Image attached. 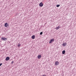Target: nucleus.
I'll return each instance as SVG.
<instances>
[{"label":"nucleus","mask_w":76,"mask_h":76,"mask_svg":"<svg viewBox=\"0 0 76 76\" xmlns=\"http://www.w3.org/2000/svg\"><path fill=\"white\" fill-rule=\"evenodd\" d=\"M13 63H14V61H12V62H11V63H12V64H13Z\"/></svg>","instance_id":"2eb2a0df"},{"label":"nucleus","mask_w":76,"mask_h":76,"mask_svg":"<svg viewBox=\"0 0 76 76\" xmlns=\"http://www.w3.org/2000/svg\"><path fill=\"white\" fill-rule=\"evenodd\" d=\"M42 76H45V75H43Z\"/></svg>","instance_id":"f3484780"},{"label":"nucleus","mask_w":76,"mask_h":76,"mask_svg":"<svg viewBox=\"0 0 76 76\" xmlns=\"http://www.w3.org/2000/svg\"><path fill=\"white\" fill-rule=\"evenodd\" d=\"M38 58L39 59V58H41V55H38Z\"/></svg>","instance_id":"0eeeda50"},{"label":"nucleus","mask_w":76,"mask_h":76,"mask_svg":"<svg viewBox=\"0 0 76 76\" xmlns=\"http://www.w3.org/2000/svg\"><path fill=\"white\" fill-rule=\"evenodd\" d=\"M42 33H43L42 32H40V35H42Z\"/></svg>","instance_id":"4468645a"},{"label":"nucleus","mask_w":76,"mask_h":76,"mask_svg":"<svg viewBox=\"0 0 76 76\" xmlns=\"http://www.w3.org/2000/svg\"><path fill=\"white\" fill-rule=\"evenodd\" d=\"M10 60V58L9 57H7L5 59V60L6 61H8V60Z\"/></svg>","instance_id":"20e7f679"},{"label":"nucleus","mask_w":76,"mask_h":76,"mask_svg":"<svg viewBox=\"0 0 76 76\" xmlns=\"http://www.w3.org/2000/svg\"><path fill=\"white\" fill-rule=\"evenodd\" d=\"M60 6V5H56V7H59V6Z\"/></svg>","instance_id":"ddd939ff"},{"label":"nucleus","mask_w":76,"mask_h":76,"mask_svg":"<svg viewBox=\"0 0 76 76\" xmlns=\"http://www.w3.org/2000/svg\"><path fill=\"white\" fill-rule=\"evenodd\" d=\"M7 38H6L5 37L2 38H1V39L2 41H6V40H7Z\"/></svg>","instance_id":"f03ea898"},{"label":"nucleus","mask_w":76,"mask_h":76,"mask_svg":"<svg viewBox=\"0 0 76 76\" xmlns=\"http://www.w3.org/2000/svg\"><path fill=\"white\" fill-rule=\"evenodd\" d=\"M35 35H34L31 37V38H32V39H35Z\"/></svg>","instance_id":"6e6552de"},{"label":"nucleus","mask_w":76,"mask_h":76,"mask_svg":"<svg viewBox=\"0 0 76 76\" xmlns=\"http://www.w3.org/2000/svg\"><path fill=\"white\" fill-rule=\"evenodd\" d=\"M54 41V39H52L50 40L49 42V43L51 44Z\"/></svg>","instance_id":"f257e3e1"},{"label":"nucleus","mask_w":76,"mask_h":76,"mask_svg":"<svg viewBox=\"0 0 76 76\" xmlns=\"http://www.w3.org/2000/svg\"><path fill=\"white\" fill-rule=\"evenodd\" d=\"M58 64H59V63L58 61H56L55 62V65L57 66V65H58Z\"/></svg>","instance_id":"423d86ee"},{"label":"nucleus","mask_w":76,"mask_h":76,"mask_svg":"<svg viewBox=\"0 0 76 76\" xmlns=\"http://www.w3.org/2000/svg\"><path fill=\"white\" fill-rule=\"evenodd\" d=\"M2 63L0 64V66H1V65H2Z\"/></svg>","instance_id":"dca6fc26"},{"label":"nucleus","mask_w":76,"mask_h":76,"mask_svg":"<svg viewBox=\"0 0 76 76\" xmlns=\"http://www.w3.org/2000/svg\"><path fill=\"white\" fill-rule=\"evenodd\" d=\"M4 26L5 27L7 28V26H9V24H8L7 23H6L4 24Z\"/></svg>","instance_id":"39448f33"},{"label":"nucleus","mask_w":76,"mask_h":76,"mask_svg":"<svg viewBox=\"0 0 76 76\" xmlns=\"http://www.w3.org/2000/svg\"><path fill=\"white\" fill-rule=\"evenodd\" d=\"M66 51H65V50H63L62 51V54H65V53Z\"/></svg>","instance_id":"9d476101"},{"label":"nucleus","mask_w":76,"mask_h":76,"mask_svg":"<svg viewBox=\"0 0 76 76\" xmlns=\"http://www.w3.org/2000/svg\"><path fill=\"white\" fill-rule=\"evenodd\" d=\"M18 47H20V44H18Z\"/></svg>","instance_id":"f8f14e48"},{"label":"nucleus","mask_w":76,"mask_h":76,"mask_svg":"<svg viewBox=\"0 0 76 76\" xmlns=\"http://www.w3.org/2000/svg\"><path fill=\"white\" fill-rule=\"evenodd\" d=\"M43 5H44V4H43L42 2H41L39 4V6H40V7H42Z\"/></svg>","instance_id":"7ed1b4c3"},{"label":"nucleus","mask_w":76,"mask_h":76,"mask_svg":"<svg viewBox=\"0 0 76 76\" xmlns=\"http://www.w3.org/2000/svg\"><path fill=\"white\" fill-rule=\"evenodd\" d=\"M62 45L63 46H66V43H64Z\"/></svg>","instance_id":"1a4fd4ad"},{"label":"nucleus","mask_w":76,"mask_h":76,"mask_svg":"<svg viewBox=\"0 0 76 76\" xmlns=\"http://www.w3.org/2000/svg\"><path fill=\"white\" fill-rule=\"evenodd\" d=\"M59 28H60V26H58V27L55 28V29H57V30Z\"/></svg>","instance_id":"9b49d317"}]
</instances>
